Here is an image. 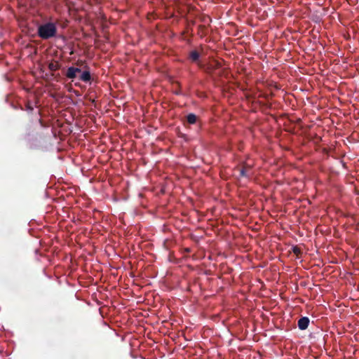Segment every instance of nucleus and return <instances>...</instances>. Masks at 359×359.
I'll return each mask as SVG.
<instances>
[{
	"instance_id": "1",
	"label": "nucleus",
	"mask_w": 359,
	"mask_h": 359,
	"mask_svg": "<svg viewBox=\"0 0 359 359\" xmlns=\"http://www.w3.org/2000/svg\"><path fill=\"white\" fill-rule=\"evenodd\" d=\"M37 34L43 40L53 38L57 34V27L51 22L42 24L38 27Z\"/></svg>"
},
{
	"instance_id": "2",
	"label": "nucleus",
	"mask_w": 359,
	"mask_h": 359,
	"mask_svg": "<svg viewBox=\"0 0 359 359\" xmlns=\"http://www.w3.org/2000/svg\"><path fill=\"white\" fill-rule=\"evenodd\" d=\"M76 65L83 67V71L81 72L79 76V79L83 82L88 83L91 80V74L90 72V68L88 65H86L85 61L78 60L76 62Z\"/></svg>"
},
{
	"instance_id": "3",
	"label": "nucleus",
	"mask_w": 359,
	"mask_h": 359,
	"mask_svg": "<svg viewBox=\"0 0 359 359\" xmlns=\"http://www.w3.org/2000/svg\"><path fill=\"white\" fill-rule=\"evenodd\" d=\"M239 171V177H250V171L251 167L248 165H244L242 168H238Z\"/></svg>"
},
{
	"instance_id": "4",
	"label": "nucleus",
	"mask_w": 359,
	"mask_h": 359,
	"mask_svg": "<svg viewBox=\"0 0 359 359\" xmlns=\"http://www.w3.org/2000/svg\"><path fill=\"white\" fill-rule=\"evenodd\" d=\"M309 324V319L307 317H302L298 320V327L301 330H306Z\"/></svg>"
},
{
	"instance_id": "5",
	"label": "nucleus",
	"mask_w": 359,
	"mask_h": 359,
	"mask_svg": "<svg viewBox=\"0 0 359 359\" xmlns=\"http://www.w3.org/2000/svg\"><path fill=\"white\" fill-rule=\"evenodd\" d=\"M65 76L69 79H74L76 77V74L74 70V67H69L67 69Z\"/></svg>"
},
{
	"instance_id": "6",
	"label": "nucleus",
	"mask_w": 359,
	"mask_h": 359,
	"mask_svg": "<svg viewBox=\"0 0 359 359\" xmlns=\"http://www.w3.org/2000/svg\"><path fill=\"white\" fill-rule=\"evenodd\" d=\"M60 68V65L57 61H53L49 63L48 69L51 72H55Z\"/></svg>"
},
{
	"instance_id": "7",
	"label": "nucleus",
	"mask_w": 359,
	"mask_h": 359,
	"mask_svg": "<svg viewBox=\"0 0 359 359\" xmlns=\"http://www.w3.org/2000/svg\"><path fill=\"white\" fill-rule=\"evenodd\" d=\"M200 57V54L197 50H192L189 53V58L192 62H196Z\"/></svg>"
},
{
	"instance_id": "8",
	"label": "nucleus",
	"mask_w": 359,
	"mask_h": 359,
	"mask_svg": "<svg viewBox=\"0 0 359 359\" xmlns=\"http://www.w3.org/2000/svg\"><path fill=\"white\" fill-rule=\"evenodd\" d=\"M187 121L190 124H194L196 123L197 116L194 114H189L187 116Z\"/></svg>"
},
{
	"instance_id": "9",
	"label": "nucleus",
	"mask_w": 359,
	"mask_h": 359,
	"mask_svg": "<svg viewBox=\"0 0 359 359\" xmlns=\"http://www.w3.org/2000/svg\"><path fill=\"white\" fill-rule=\"evenodd\" d=\"M292 252L296 255L297 257H299L302 254L301 248L297 245L292 247Z\"/></svg>"
},
{
	"instance_id": "10",
	"label": "nucleus",
	"mask_w": 359,
	"mask_h": 359,
	"mask_svg": "<svg viewBox=\"0 0 359 359\" xmlns=\"http://www.w3.org/2000/svg\"><path fill=\"white\" fill-rule=\"evenodd\" d=\"M129 275L131 277H135V276H140V271H129Z\"/></svg>"
},
{
	"instance_id": "11",
	"label": "nucleus",
	"mask_w": 359,
	"mask_h": 359,
	"mask_svg": "<svg viewBox=\"0 0 359 359\" xmlns=\"http://www.w3.org/2000/svg\"><path fill=\"white\" fill-rule=\"evenodd\" d=\"M26 110L29 112L32 113L34 110L33 107L32 106L30 102H27L26 104Z\"/></svg>"
},
{
	"instance_id": "12",
	"label": "nucleus",
	"mask_w": 359,
	"mask_h": 359,
	"mask_svg": "<svg viewBox=\"0 0 359 359\" xmlns=\"http://www.w3.org/2000/svg\"><path fill=\"white\" fill-rule=\"evenodd\" d=\"M74 72H76V74L78 73H81V69L79 68V67H74Z\"/></svg>"
},
{
	"instance_id": "13",
	"label": "nucleus",
	"mask_w": 359,
	"mask_h": 359,
	"mask_svg": "<svg viewBox=\"0 0 359 359\" xmlns=\"http://www.w3.org/2000/svg\"><path fill=\"white\" fill-rule=\"evenodd\" d=\"M215 67H216L217 68L220 67H221V63H220V62H217H217H215Z\"/></svg>"
},
{
	"instance_id": "14",
	"label": "nucleus",
	"mask_w": 359,
	"mask_h": 359,
	"mask_svg": "<svg viewBox=\"0 0 359 359\" xmlns=\"http://www.w3.org/2000/svg\"><path fill=\"white\" fill-rule=\"evenodd\" d=\"M205 271V273L206 275H210V271Z\"/></svg>"
}]
</instances>
